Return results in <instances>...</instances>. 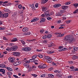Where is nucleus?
Masks as SVG:
<instances>
[{
  "label": "nucleus",
  "mask_w": 78,
  "mask_h": 78,
  "mask_svg": "<svg viewBox=\"0 0 78 78\" xmlns=\"http://www.w3.org/2000/svg\"><path fill=\"white\" fill-rule=\"evenodd\" d=\"M65 40H66L68 44L73 43L75 41V39H74L73 36L71 35L67 36L65 37Z\"/></svg>",
  "instance_id": "f257e3e1"
},
{
  "label": "nucleus",
  "mask_w": 78,
  "mask_h": 78,
  "mask_svg": "<svg viewBox=\"0 0 78 78\" xmlns=\"http://www.w3.org/2000/svg\"><path fill=\"white\" fill-rule=\"evenodd\" d=\"M22 50L25 51H29L31 50V48L29 47H27L22 48Z\"/></svg>",
  "instance_id": "f03ea898"
},
{
  "label": "nucleus",
  "mask_w": 78,
  "mask_h": 78,
  "mask_svg": "<svg viewBox=\"0 0 78 78\" xmlns=\"http://www.w3.org/2000/svg\"><path fill=\"white\" fill-rule=\"evenodd\" d=\"M9 61H10V62L12 63L15 62V58L13 57H9L8 58Z\"/></svg>",
  "instance_id": "7ed1b4c3"
},
{
  "label": "nucleus",
  "mask_w": 78,
  "mask_h": 78,
  "mask_svg": "<svg viewBox=\"0 0 78 78\" xmlns=\"http://www.w3.org/2000/svg\"><path fill=\"white\" fill-rule=\"evenodd\" d=\"M9 14L8 13H5L4 14H2L1 16L3 18H7L8 17V15Z\"/></svg>",
  "instance_id": "20e7f679"
},
{
  "label": "nucleus",
  "mask_w": 78,
  "mask_h": 78,
  "mask_svg": "<svg viewBox=\"0 0 78 78\" xmlns=\"http://www.w3.org/2000/svg\"><path fill=\"white\" fill-rule=\"evenodd\" d=\"M17 48H18V46H17V45H15L12 47L13 51H16Z\"/></svg>",
  "instance_id": "39448f33"
},
{
  "label": "nucleus",
  "mask_w": 78,
  "mask_h": 78,
  "mask_svg": "<svg viewBox=\"0 0 78 78\" xmlns=\"http://www.w3.org/2000/svg\"><path fill=\"white\" fill-rule=\"evenodd\" d=\"M13 54L16 56H19L20 55V53L19 52H14L13 53Z\"/></svg>",
  "instance_id": "423d86ee"
},
{
  "label": "nucleus",
  "mask_w": 78,
  "mask_h": 78,
  "mask_svg": "<svg viewBox=\"0 0 78 78\" xmlns=\"http://www.w3.org/2000/svg\"><path fill=\"white\" fill-rule=\"evenodd\" d=\"M61 6V5L60 4H56L54 6H53V7L54 8H58L60 6Z\"/></svg>",
  "instance_id": "0eeeda50"
},
{
  "label": "nucleus",
  "mask_w": 78,
  "mask_h": 78,
  "mask_svg": "<svg viewBox=\"0 0 78 78\" xmlns=\"http://www.w3.org/2000/svg\"><path fill=\"white\" fill-rule=\"evenodd\" d=\"M44 13L45 15L47 17H48L50 16V14H49V12L48 11V10H47Z\"/></svg>",
  "instance_id": "6e6552de"
},
{
  "label": "nucleus",
  "mask_w": 78,
  "mask_h": 78,
  "mask_svg": "<svg viewBox=\"0 0 78 78\" xmlns=\"http://www.w3.org/2000/svg\"><path fill=\"white\" fill-rule=\"evenodd\" d=\"M38 20H39V18H35L32 20L31 22H36Z\"/></svg>",
  "instance_id": "1a4fd4ad"
},
{
  "label": "nucleus",
  "mask_w": 78,
  "mask_h": 78,
  "mask_svg": "<svg viewBox=\"0 0 78 78\" xmlns=\"http://www.w3.org/2000/svg\"><path fill=\"white\" fill-rule=\"evenodd\" d=\"M69 7L66 5H63L62 6V9H64L65 10H66V9H67Z\"/></svg>",
  "instance_id": "9d476101"
},
{
  "label": "nucleus",
  "mask_w": 78,
  "mask_h": 78,
  "mask_svg": "<svg viewBox=\"0 0 78 78\" xmlns=\"http://www.w3.org/2000/svg\"><path fill=\"white\" fill-rule=\"evenodd\" d=\"M28 28L27 27H24L22 30L23 32H27L28 31Z\"/></svg>",
  "instance_id": "9b49d317"
},
{
  "label": "nucleus",
  "mask_w": 78,
  "mask_h": 78,
  "mask_svg": "<svg viewBox=\"0 0 78 78\" xmlns=\"http://www.w3.org/2000/svg\"><path fill=\"white\" fill-rule=\"evenodd\" d=\"M48 75L49 78H53L55 77V75L51 74H48Z\"/></svg>",
  "instance_id": "f8f14e48"
},
{
  "label": "nucleus",
  "mask_w": 78,
  "mask_h": 78,
  "mask_svg": "<svg viewBox=\"0 0 78 78\" xmlns=\"http://www.w3.org/2000/svg\"><path fill=\"white\" fill-rule=\"evenodd\" d=\"M72 58L74 60H75L76 59H78V56L76 55H73V56Z\"/></svg>",
  "instance_id": "ddd939ff"
},
{
  "label": "nucleus",
  "mask_w": 78,
  "mask_h": 78,
  "mask_svg": "<svg viewBox=\"0 0 78 78\" xmlns=\"http://www.w3.org/2000/svg\"><path fill=\"white\" fill-rule=\"evenodd\" d=\"M45 22V19L44 18H42L41 21H40V23H43V22Z\"/></svg>",
  "instance_id": "4468645a"
},
{
  "label": "nucleus",
  "mask_w": 78,
  "mask_h": 78,
  "mask_svg": "<svg viewBox=\"0 0 78 78\" xmlns=\"http://www.w3.org/2000/svg\"><path fill=\"white\" fill-rule=\"evenodd\" d=\"M30 34H31V33L30 32L23 34V35H24L25 36H28V35H30Z\"/></svg>",
  "instance_id": "2eb2a0df"
},
{
  "label": "nucleus",
  "mask_w": 78,
  "mask_h": 78,
  "mask_svg": "<svg viewBox=\"0 0 78 78\" xmlns=\"http://www.w3.org/2000/svg\"><path fill=\"white\" fill-rule=\"evenodd\" d=\"M16 41H17V38H14L11 41L13 42H14Z\"/></svg>",
  "instance_id": "dca6fc26"
},
{
  "label": "nucleus",
  "mask_w": 78,
  "mask_h": 78,
  "mask_svg": "<svg viewBox=\"0 0 78 78\" xmlns=\"http://www.w3.org/2000/svg\"><path fill=\"white\" fill-rule=\"evenodd\" d=\"M5 69H6L8 70H9V71H10L11 72H12V69L9 67H6L5 68Z\"/></svg>",
  "instance_id": "f3484780"
},
{
  "label": "nucleus",
  "mask_w": 78,
  "mask_h": 78,
  "mask_svg": "<svg viewBox=\"0 0 78 78\" xmlns=\"http://www.w3.org/2000/svg\"><path fill=\"white\" fill-rule=\"evenodd\" d=\"M56 16H62V14L61 12H58L55 14Z\"/></svg>",
  "instance_id": "a211bd4d"
},
{
  "label": "nucleus",
  "mask_w": 78,
  "mask_h": 78,
  "mask_svg": "<svg viewBox=\"0 0 78 78\" xmlns=\"http://www.w3.org/2000/svg\"><path fill=\"white\" fill-rule=\"evenodd\" d=\"M47 53H48V54H51V53H55V51H47Z\"/></svg>",
  "instance_id": "6ab92c4d"
},
{
  "label": "nucleus",
  "mask_w": 78,
  "mask_h": 78,
  "mask_svg": "<svg viewBox=\"0 0 78 78\" xmlns=\"http://www.w3.org/2000/svg\"><path fill=\"white\" fill-rule=\"evenodd\" d=\"M74 51H78V47H73Z\"/></svg>",
  "instance_id": "aec40b11"
},
{
  "label": "nucleus",
  "mask_w": 78,
  "mask_h": 78,
  "mask_svg": "<svg viewBox=\"0 0 78 78\" xmlns=\"http://www.w3.org/2000/svg\"><path fill=\"white\" fill-rule=\"evenodd\" d=\"M0 72H2L3 74H4V73H5V69H0Z\"/></svg>",
  "instance_id": "412c9836"
},
{
  "label": "nucleus",
  "mask_w": 78,
  "mask_h": 78,
  "mask_svg": "<svg viewBox=\"0 0 78 78\" xmlns=\"http://www.w3.org/2000/svg\"><path fill=\"white\" fill-rule=\"evenodd\" d=\"M7 74L8 76H11L12 74V72L9 71L7 72Z\"/></svg>",
  "instance_id": "4be33fe9"
},
{
  "label": "nucleus",
  "mask_w": 78,
  "mask_h": 78,
  "mask_svg": "<svg viewBox=\"0 0 78 78\" xmlns=\"http://www.w3.org/2000/svg\"><path fill=\"white\" fill-rule=\"evenodd\" d=\"M14 66H18L19 64V62L18 61L15 62L14 63Z\"/></svg>",
  "instance_id": "5701e85b"
},
{
  "label": "nucleus",
  "mask_w": 78,
  "mask_h": 78,
  "mask_svg": "<svg viewBox=\"0 0 78 78\" xmlns=\"http://www.w3.org/2000/svg\"><path fill=\"white\" fill-rule=\"evenodd\" d=\"M31 8H32V10H34L35 9V7H34V4H32L31 6Z\"/></svg>",
  "instance_id": "b1692460"
},
{
  "label": "nucleus",
  "mask_w": 78,
  "mask_h": 78,
  "mask_svg": "<svg viewBox=\"0 0 78 78\" xmlns=\"http://www.w3.org/2000/svg\"><path fill=\"white\" fill-rule=\"evenodd\" d=\"M42 11H45L46 10H47V8L45 7H43L42 8Z\"/></svg>",
  "instance_id": "393cba45"
},
{
  "label": "nucleus",
  "mask_w": 78,
  "mask_h": 78,
  "mask_svg": "<svg viewBox=\"0 0 78 78\" xmlns=\"http://www.w3.org/2000/svg\"><path fill=\"white\" fill-rule=\"evenodd\" d=\"M48 1V0H42V2H41V3H47V2Z\"/></svg>",
  "instance_id": "a878e982"
},
{
  "label": "nucleus",
  "mask_w": 78,
  "mask_h": 78,
  "mask_svg": "<svg viewBox=\"0 0 78 78\" xmlns=\"http://www.w3.org/2000/svg\"><path fill=\"white\" fill-rule=\"evenodd\" d=\"M75 67L73 66H71L70 67H69V68H70V69H72L71 70V71H73V69H75Z\"/></svg>",
  "instance_id": "bb28decb"
},
{
  "label": "nucleus",
  "mask_w": 78,
  "mask_h": 78,
  "mask_svg": "<svg viewBox=\"0 0 78 78\" xmlns=\"http://www.w3.org/2000/svg\"><path fill=\"white\" fill-rule=\"evenodd\" d=\"M37 55H34L32 56V58L33 59H36V58H37Z\"/></svg>",
  "instance_id": "cd10ccee"
},
{
  "label": "nucleus",
  "mask_w": 78,
  "mask_h": 78,
  "mask_svg": "<svg viewBox=\"0 0 78 78\" xmlns=\"http://www.w3.org/2000/svg\"><path fill=\"white\" fill-rule=\"evenodd\" d=\"M51 36H52L51 34H49L47 35V37L48 38H51Z\"/></svg>",
  "instance_id": "c85d7f7f"
},
{
  "label": "nucleus",
  "mask_w": 78,
  "mask_h": 78,
  "mask_svg": "<svg viewBox=\"0 0 78 78\" xmlns=\"http://www.w3.org/2000/svg\"><path fill=\"white\" fill-rule=\"evenodd\" d=\"M42 66V69H45L47 67V65L45 64H44Z\"/></svg>",
  "instance_id": "c756f323"
},
{
  "label": "nucleus",
  "mask_w": 78,
  "mask_h": 78,
  "mask_svg": "<svg viewBox=\"0 0 78 78\" xmlns=\"http://www.w3.org/2000/svg\"><path fill=\"white\" fill-rule=\"evenodd\" d=\"M73 6H74L75 8H77L78 6V3H76L75 4H73Z\"/></svg>",
  "instance_id": "7c9ffc66"
},
{
  "label": "nucleus",
  "mask_w": 78,
  "mask_h": 78,
  "mask_svg": "<svg viewBox=\"0 0 78 78\" xmlns=\"http://www.w3.org/2000/svg\"><path fill=\"white\" fill-rule=\"evenodd\" d=\"M50 45V47H51L52 46H55V44H54L53 41H51V43Z\"/></svg>",
  "instance_id": "2f4dec72"
},
{
  "label": "nucleus",
  "mask_w": 78,
  "mask_h": 78,
  "mask_svg": "<svg viewBox=\"0 0 78 78\" xmlns=\"http://www.w3.org/2000/svg\"><path fill=\"white\" fill-rule=\"evenodd\" d=\"M78 9H76L73 12V14H78Z\"/></svg>",
  "instance_id": "473e14b6"
},
{
  "label": "nucleus",
  "mask_w": 78,
  "mask_h": 78,
  "mask_svg": "<svg viewBox=\"0 0 78 78\" xmlns=\"http://www.w3.org/2000/svg\"><path fill=\"white\" fill-rule=\"evenodd\" d=\"M18 8L19 9H21L22 8V5H19L18 6Z\"/></svg>",
  "instance_id": "72a5a7b5"
},
{
  "label": "nucleus",
  "mask_w": 78,
  "mask_h": 78,
  "mask_svg": "<svg viewBox=\"0 0 78 78\" xmlns=\"http://www.w3.org/2000/svg\"><path fill=\"white\" fill-rule=\"evenodd\" d=\"M47 62L48 63H50L51 62V60L50 59H49L47 60Z\"/></svg>",
  "instance_id": "f704fd0d"
},
{
  "label": "nucleus",
  "mask_w": 78,
  "mask_h": 78,
  "mask_svg": "<svg viewBox=\"0 0 78 78\" xmlns=\"http://www.w3.org/2000/svg\"><path fill=\"white\" fill-rule=\"evenodd\" d=\"M72 70L73 71V72H75V71H78V68H74V69H73Z\"/></svg>",
  "instance_id": "c9c22d12"
},
{
  "label": "nucleus",
  "mask_w": 78,
  "mask_h": 78,
  "mask_svg": "<svg viewBox=\"0 0 78 78\" xmlns=\"http://www.w3.org/2000/svg\"><path fill=\"white\" fill-rule=\"evenodd\" d=\"M60 13H61L62 15V13H64V12H66V11L63 10H60Z\"/></svg>",
  "instance_id": "e433bc0d"
},
{
  "label": "nucleus",
  "mask_w": 78,
  "mask_h": 78,
  "mask_svg": "<svg viewBox=\"0 0 78 78\" xmlns=\"http://www.w3.org/2000/svg\"><path fill=\"white\" fill-rule=\"evenodd\" d=\"M43 39H45L46 38H47V35H44V36L42 37Z\"/></svg>",
  "instance_id": "4c0bfd02"
},
{
  "label": "nucleus",
  "mask_w": 78,
  "mask_h": 78,
  "mask_svg": "<svg viewBox=\"0 0 78 78\" xmlns=\"http://www.w3.org/2000/svg\"><path fill=\"white\" fill-rule=\"evenodd\" d=\"M1 5H3V6L5 5L3 4V1L0 2V6H1Z\"/></svg>",
  "instance_id": "58836bf2"
},
{
  "label": "nucleus",
  "mask_w": 78,
  "mask_h": 78,
  "mask_svg": "<svg viewBox=\"0 0 78 78\" xmlns=\"http://www.w3.org/2000/svg\"><path fill=\"white\" fill-rule=\"evenodd\" d=\"M71 22H72V20H68L66 22V23H70Z\"/></svg>",
  "instance_id": "ea45409f"
},
{
  "label": "nucleus",
  "mask_w": 78,
  "mask_h": 78,
  "mask_svg": "<svg viewBox=\"0 0 78 78\" xmlns=\"http://www.w3.org/2000/svg\"><path fill=\"white\" fill-rule=\"evenodd\" d=\"M6 67V65H5L3 64H2V68H5Z\"/></svg>",
  "instance_id": "a19ab883"
},
{
  "label": "nucleus",
  "mask_w": 78,
  "mask_h": 78,
  "mask_svg": "<svg viewBox=\"0 0 78 78\" xmlns=\"http://www.w3.org/2000/svg\"><path fill=\"white\" fill-rule=\"evenodd\" d=\"M44 58L46 59H50V57L48 56H45Z\"/></svg>",
  "instance_id": "79ce46f5"
},
{
  "label": "nucleus",
  "mask_w": 78,
  "mask_h": 78,
  "mask_svg": "<svg viewBox=\"0 0 78 78\" xmlns=\"http://www.w3.org/2000/svg\"><path fill=\"white\" fill-rule=\"evenodd\" d=\"M5 11V12H9V10L8 9H4Z\"/></svg>",
  "instance_id": "37998d69"
},
{
  "label": "nucleus",
  "mask_w": 78,
  "mask_h": 78,
  "mask_svg": "<svg viewBox=\"0 0 78 78\" xmlns=\"http://www.w3.org/2000/svg\"><path fill=\"white\" fill-rule=\"evenodd\" d=\"M37 56L39 57V58H43V55H38Z\"/></svg>",
  "instance_id": "c03bdc74"
},
{
  "label": "nucleus",
  "mask_w": 78,
  "mask_h": 78,
  "mask_svg": "<svg viewBox=\"0 0 78 78\" xmlns=\"http://www.w3.org/2000/svg\"><path fill=\"white\" fill-rule=\"evenodd\" d=\"M21 42L22 43V44H23L24 45L26 44L25 42L23 40H21Z\"/></svg>",
  "instance_id": "a18cd8bd"
},
{
  "label": "nucleus",
  "mask_w": 78,
  "mask_h": 78,
  "mask_svg": "<svg viewBox=\"0 0 78 78\" xmlns=\"http://www.w3.org/2000/svg\"><path fill=\"white\" fill-rule=\"evenodd\" d=\"M29 62H34V59H30L29 60Z\"/></svg>",
  "instance_id": "49530a36"
},
{
  "label": "nucleus",
  "mask_w": 78,
  "mask_h": 78,
  "mask_svg": "<svg viewBox=\"0 0 78 78\" xmlns=\"http://www.w3.org/2000/svg\"><path fill=\"white\" fill-rule=\"evenodd\" d=\"M38 62V60H37L34 59L33 62H34V63H35L36 62Z\"/></svg>",
  "instance_id": "de8ad7c7"
},
{
  "label": "nucleus",
  "mask_w": 78,
  "mask_h": 78,
  "mask_svg": "<svg viewBox=\"0 0 78 78\" xmlns=\"http://www.w3.org/2000/svg\"><path fill=\"white\" fill-rule=\"evenodd\" d=\"M32 76H34V77H36L37 76V75L34 74H32Z\"/></svg>",
  "instance_id": "09e8293b"
},
{
  "label": "nucleus",
  "mask_w": 78,
  "mask_h": 78,
  "mask_svg": "<svg viewBox=\"0 0 78 78\" xmlns=\"http://www.w3.org/2000/svg\"><path fill=\"white\" fill-rule=\"evenodd\" d=\"M37 51H39V52H41V51H42V49H37Z\"/></svg>",
  "instance_id": "8fccbe9b"
},
{
  "label": "nucleus",
  "mask_w": 78,
  "mask_h": 78,
  "mask_svg": "<svg viewBox=\"0 0 78 78\" xmlns=\"http://www.w3.org/2000/svg\"><path fill=\"white\" fill-rule=\"evenodd\" d=\"M44 29H42L41 30H40V33L41 34H42L43 33H44Z\"/></svg>",
  "instance_id": "3c124183"
},
{
  "label": "nucleus",
  "mask_w": 78,
  "mask_h": 78,
  "mask_svg": "<svg viewBox=\"0 0 78 78\" xmlns=\"http://www.w3.org/2000/svg\"><path fill=\"white\" fill-rule=\"evenodd\" d=\"M47 20H51V17H48L47 18Z\"/></svg>",
  "instance_id": "603ef678"
},
{
  "label": "nucleus",
  "mask_w": 78,
  "mask_h": 78,
  "mask_svg": "<svg viewBox=\"0 0 78 78\" xmlns=\"http://www.w3.org/2000/svg\"><path fill=\"white\" fill-rule=\"evenodd\" d=\"M46 16V15L45 14V13H44V14H42L41 15V17H45V16Z\"/></svg>",
  "instance_id": "864d4df0"
},
{
  "label": "nucleus",
  "mask_w": 78,
  "mask_h": 78,
  "mask_svg": "<svg viewBox=\"0 0 78 78\" xmlns=\"http://www.w3.org/2000/svg\"><path fill=\"white\" fill-rule=\"evenodd\" d=\"M39 5V4L37 3L35 4V6L36 7V8H38V5Z\"/></svg>",
  "instance_id": "5fc2aeb1"
},
{
  "label": "nucleus",
  "mask_w": 78,
  "mask_h": 78,
  "mask_svg": "<svg viewBox=\"0 0 78 78\" xmlns=\"http://www.w3.org/2000/svg\"><path fill=\"white\" fill-rule=\"evenodd\" d=\"M62 50H63L62 51H66L67 50V48H63L62 49Z\"/></svg>",
  "instance_id": "6e6d98bb"
},
{
  "label": "nucleus",
  "mask_w": 78,
  "mask_h": 78,
  "mask_svg": "<svg viewBox=\"0 0 78 78\" xmlns=\"http://www.w3.org/2000/svg\"><path fill=\"white\" fill-rule=\"evenodd\" d=\"M5 56V55L4 54H2V55H1L0 56V58H3L4 56Z\"/></svg>",
  "instance_id": "4d7b16f0"
},
{
  "label": "nucleus",
  "mask_w": 78,
  "mask_h": 78,
  "mask_svg": "<svg viewBox=\"0 0 78 78\" xmlns=\"http://www.w3.org/2000/svg\"><path fill=\"white\" fill-rule=\"evenodd\" d=\"M73 78V76L72 75H69L68 76V78Z\"/></svg>",
  "instance_id": "13d9d810"
},
{
  "label": "nucleus",
  "mask_w": 78,
  "mask_h": 78,
  "mask_svg": "<svg viewBox=\"0 0 78 78\" xmlns=\"http://www.w3.org/2000/svg\"><path fill=\"white\" fill-rule=\"evenodd\" d=\"M69 64H73V62L70 61H69Z\"/></svg>",
  "instance_id": "bf43d9fd"
},
{
  "label": "nucleus",
  "mask_w": 78,
  "mask_h": 78,
  "mask_svg": "<svg viewBox=\"0 0 78 78\" xmlns=\"http://www.w3.org/2000/svg\"><path fill=\"white\" fill-rule=\"evenodd\" d=\"M63 46H59L58 47L59 49H62V48H63Z\"/></svg>",
  "instance_id": "052dcab7"
},
{
  "label": "nucleus",
  "mask_w": 78,
  "mask_h": 78,
  "mask_svg": "<svg viewBox=\"0 0 78 78\" xmlns=\"http://www.w3.org/2000/svg\"><path fill=\"white\" fill-rule=\"evenodd\" d=\"M65 5H70V3L69 2H67L65 3Z\"/></svg>",
  "instance_id": "680f3d73"
},
{
  "label": "nucleus",
  "mask_w": 78,
  "mask_h": 78,
  "mask_svg": "<svg viewBox=\"0 0 78 78\" xmlns=\"http://www.w3.org/2000/svg\"><path fill=\"white\" fill-rule=\"evenodd\" d=\"M38 67L40 69H42V65H40L38 66Z\"/></svg>",
  "instance_id": "e2e57ef3"
},
{
  "label": "nucleus",
  "mask_w": 78,
  "mask_h": 78,
  "mask_svg": "<svg viewBox=\"0 0 78 78\" xmlns=\"http://www.w3.org/2000/svg\"><path fill=\"white\" fill-rule=\"evenodd\" d=\"M13 76H14V77H15V78H18L17 76L15 75H13Z\"/></svg>",
  "instance_id": "0e129e2a"
},
{
  "label": "nucleus",
  "mask_w": 78,
  "mask_h": 78,
  "mask_svg": "<svg viewBox=\"0 0 78 78\" xmlns=\"http://www.w3.org/2000/svg\"><path fill=\"white\" fill-rule=\"evenodd\" d=\"M6 50H7L8 51H11V49L10 48H8V49H6Z\"/></svg>",
  "instance_id": "69168bd1"
},
{
  "label": "nucleus",
  "mask_w": 78,
  "mask_h": 78,
  "mask_svg": "<svg viewBox=\"0 0 78 78\" xmlns=\"http://www.w3.org/2000/svg\"><path fill=\"white\" fill-rule=\"evenodd\" d=\"M47 40H45L43 41V42H44V43L45 44H46V43H47Z\"/></svg>",
  "instance_id": "338daca9"
},
{
  "label": "nucleus",
  "mask_w": 78,
  "mask_h": 78,
  "mask_svg": "<svg viewBox=\"0 0 78 78\" xmlns=\"http://www.w3.org/2000/svg\"><path fill=\"white\" fill-rule=\"evenodd\" d=\"M53 14H54L53 12L52 11L51 12L50 14V15L51 16V15H53Z\"/></svg>",
  "instance_id": "774afa93"
}]
</instances>
